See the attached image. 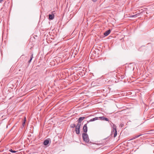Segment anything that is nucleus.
<instances>
[{"mask_svg":"<svg viewBox=\"0 0 154 154\" xmlns=\"http://www.w3.org/2000/svg\"><path fill=\"white\" fill-rule=\"evenodd\" d=\"M99 119L101 120H104L108 121H109L108 119L106 118H105L104 116H101L99 117Z\"/></svg>","mask_w":154,"mask_h":154,"instance_id":"6","label":"nucleus"},{"mask_svg":"<svg viewBox=\"0 0 154 154\" xmlns=\"http://www.w3.org/2000/svg\"><path fill=\"white\" fill-rule=\"evenodd\" d=\"M85 118V117H81L79 118L78 120V123L77 124H79L80 125H81V122Z\"/></svg>","mask_w":154,"mask_h":154,"instance_id":"4","label":"nucleus"},{"mask_svg":"<svg viewBox=\"0 0 154 154\" xmlns=\"http://www.w3.org/2000/svg\"><path fill=\"white\" fill-rule=\"evenodd\" d=\"M93 2H96L97 0H91Z\"/></svg>","mask_w":154,"mask_h":154,"instance_id":"17","label":"nucleus"},{"mask_svg":"<svg viewBox=\"0 0 154 154\" xmlns=\"http://www.w3.org/2000/svg\"><path fill=\"white\" fill-rule=\"evenodd\" d=\"M111 32V30L110 29H109L106 32H105L104 33V35L105 36H107Z\"/></svg>","mask_w":154,"mask_h":154,"instance_id":"8","label":"nucleus"},{"mask_svg":"<svg viewBox=\"0 0 154 154\" xmlns=\"http://www.w3.org/2000/svg\"><path fill=\"white\" fill-rule=\"evenodd\" d=\"M83 131L85 133H86L87 132V131H88V128L87 127V124H85L83 127Z\"/></svg>","mask_w":154,"mask_h":154,"instance_id":"5","label":"nucleus"},{"mask_svg":"<svg viewBox=\"0 0 154 154\" xmlns=\"http://www.w3.org/2000/svg\"><path fill=\"white\" fill-rule=\"evenodd\" d=\"M143 134H140L139 135H136L134 137H133L132 138H131L130 140H133L134 139H135L136 138L139 137L140 136L143 135Z\"/></svg>","mask_w":154,"mask_h":154,"instance_id":"10","label":"nucleus"},{"mask_svg":"<svg viewBox=\"0 0 154 154\" xmlns=\"http://www.w3.org/2000/svg\"><path fill=\"white\" fill-rule=\"evenodd\" d=\"M9 151L11 152H12V153H15L16 152H17V151H14V150H13L12 149H9Z\"/></svg>","mask_w":154,"mask_h":154,"instance_id":"15","label":"nucleus"},{"mask_svg":"<svg viewBox=\"0 0 154 154\" xmlns=\"http://www.w3.org/2000/svg\"><path fill=\"white\" fill-rule=\"evenodd\" d=\"M26 121V118L25 117L23 122L22 124V125L23 127L25 125V122Z\"/></svg>","mask_w":154,"mask_h":154,"instance_id":"13","label":"nucleus"},{"mask_svg":"<svg viewBox=\"0 0 154 154\" xmlns=\"http://www.w3.org/2000/svg\"><path fill=\"white\" fill-rule=\"evenodd\" d=\"M148 133L147 134H149V133Z\"/></svg>","mask_w":154,"mask_h":154,"instance_id":"20","label":"nucleus"},{"mask_svg":"<svg viewBox=\"0 0 154 154\" xmlns=\"http://www.w3.org/2000/svg\"><path fill=\"white\" fill-rule=\"evenodd\" d=\"M4 0H0V3H1Z\"/></svg>","mask_w":154,"mask_h":154,"instance_id":"18","label":"nucleus"},{"mask_svg":"<svg viewBox=\"0 0 154 154\" xmlns=\"http://www.w3.org/2000/svg\"><path fill=\"white\" fill-rule=\"evenodd\" d=\"M98 119H99V117H96L94 118L91 119L89 121H88L87 123H88L89 122H93Z\"/></svg>","mask_w":154,"mask_h":154,"instance_id":"7","label":"nucleus"},{"mask_svg":"<svg viewBox=\"0 0 154 154\" xmlns=\"http://www.w3.org/2000/svg\"><path fill=\"white\" fill-rule=\"evenodd\" d=\"M113 133H114V137H115L117 136V132L116 129V126L114 124H113V130H112V134H113Z\"/></svg>","mask_w":154,"mask_h":154,"instance_id":"2","label":"nucleus"},{"mask_svg":"<svg viewBox=\"0 0 154 154\" xmlns=\"http://www.w3.org/2000/svg\"><path fill=\"white\" fill-rule=\"evenodd\" d=\"M82 137L83 140L86 143H88L89 138L88 134L86 133H83L82 135Z\"/></svg>","mask_w":154,"mask_h":154,"instance_id":"1","label":"nucleus"},{"mask_svg":"<svg viewBox=\"0 0 154 154\" xmlns=\"http://www.w3.org/2000/svg\"><path fill=\"white\" fill-rule=\"evenodd\" d=\"M81 125L79 124H77L76 125L75 128V131L76 134H79L80 133V128Z\"/></svg>","mask_w":154,"mask_h":154,"instance_id":"3","label":"nucleus"},{"mask_svg":"<svg viewBox=\"0 0 154 154\" xmlns=\"http://www.w3.org/2000/svg\"><path fill=\"white\" fill-rule=\"evenodd\" d=\"M2 41H3V39H2Z\"/></svg>","mask_w":154,"mask_h":154,"instance_id":"21","label":"nucleus"},{"mask_svg":"<svg viewBox=\"0 0 154 154\" xmlns=\"http://www.w3.org/2000/svg\"><path fill=\"white\" fill-rule=\"evenodd\" d=\"M49 18L50 20H53L54 18V15L53 14H49Z\"/></svg>","mask_w":154,"mask_h":154,"instance_id":"9","label":"nucleus"},{"mask_svg":"<svg viewBox=\"0 0 154 154\" xmlns=\"http://www.w3.org/2000/svg\"><path fill=\"white\" fill-rule=\"evenodd\" d=\"M49 143V141L48 140L46 139L45 140L43 144L45 145H47Z\"/></svg>","mask_w":154,"mask_h":154,"instance_id":"11","label":"nucleus"},{"mask_svg":"<svg viewBox=\"0 0 154 154\" xmlns=\"http://www.w3.org/2000/svg\"><path fill=\"white\" fill-rule=\"evenodd\" d=\"M76 125L75 124H72L71 125H70V127L71 128H74V127H75V128L76 127Z\"/></svg>","mask_w":154,"mask_h":154,"instance_id":"14","label":"nucleus"},{"mask_svg":"<svg viewBox=\"0 0 154 154\" xmlns=\"http://www.w3.org/2000/svg\"><path fill=\"white\" fill-rule=\"evenodd\" d=\"M33 54H32L30 56V59L28 61L29 63H30L31 62V61L33 58Z\"/></svg>","mask_w":154,"mask_h":154,"instance_id":"12","label":"nucleus"},{"mask_svg":"<svg viewBox=\"0 0 154 154\" xmlns=\"http://www.w3.org/2000/svg\"><path fill=\"white\" fill-rule=\"evenodd\" d=\"M137 17V14L136 15H133L131 16L130 17Z\"/></svg>","mask_w":154,"mask_h":154,"instance_id":"16","label":"nucleus"},{"mask_svg":"<svg viewBox=\"0 0 154 154\" xmlns=\"http://www.w3.org/2000/svg\"><path fill=\"white\" fill-rule=\"evenodd\" d=\"M154 131V130H150V131H148V132L152 131Z\"/></svg>","mask_w":154,"mask_h":154,"instance_id":"19","label":"nucleus"}]
</instances>
